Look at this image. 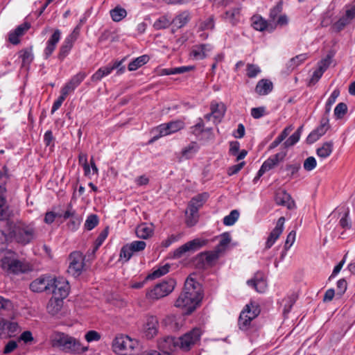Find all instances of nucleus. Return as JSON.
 <instances>
[{"instance_id":"17","label":"nucleus","mask_w":355,"mask_h":355,"mask_svg":"<svg viewBox=\"0 0 355 355\" xmlns=\"http://www.w3.org/2000/svg\"><path fill=\"white\" fill-rule=\"evenodd\" d=\"M123 60H116L112 64H109L105 67H102L99 68L92 76V80L93 82H97L101 80L103 77L110 75L114 69H118L120 67L123 62Z\"/></svg>"},{"instance_id":"58","label":"nucleus","mask_w":355,"mask_h":355,"mask_svg":"<svg viewBox=\"0 0 355 355\" xmlns=\"http://www.w3.org/2000/svg\"><path fill=\"white\" fill-rule=\"evenodd\" d=\"M20 58L22 59L23 65L29 64L33 60V55L31 50H24L21 51Z\"/></svg>"},{"instance_id":"57","label":"nucleus","mask_w":355,"mask_h":355,"mask_svg":"<svg viewBox=\"0 0 355 355\" xmlns=\"http://www.w3.org/2000/svg\"><path fill=\"white\" fill-rule=\"evenodd\" d=\"M350 20L345 15L340 18L334 24V28L336 31L340 32L342 31L347 24L350 23Z\"/></svg>"},{"instance_id":"36","label":"nucleus","mask_w":355,"mask_h":355,"mask_svg":"<svg viewBox=\"0 0 355 355\" xmlns=\"http://www.w3.org/2000/svg\"><path fill=\"white\" fill-rule=\"evenodd\" d=\"M212 49L211 45L203 44L195 46L192 50V54L196 59H203L207 55V53Z\"/></svg>"},{"instance_id":"48","label":"nucleus","mask_w":355,"mask_h":355,"mask_svg":"<svg viewBox=\"0 0 355 355\" xmlns=\"http://www.w3.org/2000/svg\"><path fill=\"white\" fill-rule=\"evenodd\" d=\"M82 217L76 214L71 218L69 219V221L67 223V227L71 231H76L82 222Z\"/></svg>"},{"instance_id":"51","label":"nucleus","mask_w":355,"mask_h":355,"mask_svg":"<svg viewBox=\"0 0 355 355\" xmlns=\"http://www.w3.org/2000/svg\"><path fill=\"white\" fill-rule=\"evenodd\" d=\"M182 233H178L177 234H171L168 236L167 239H164L162 242V246L164 248H168L171 244L175 243L181 239L182 237Z\"/></svg>"},{"instance_id":"52","label":"nucleus","mask_w":355,"mask_h":355,"mask_svg":"<svg viewBox=\"0 0 355 355\" xmlns=\"http://www.w3.org/2000/svg\"><path fill=\"white\" fill-rule=\"evenodd\" d=\"M98 224V218L96 214L89 215L85 220V228L92 230Z\"/></svg>"},{"instance_id":"31","label":"nucleus","mask_w":355,"mask_h":355,"mask_svg":"<svg viewBox=\"0 0 355 355\" xmlns=\"http://www.w3.org/2000/svg\"><path fill=\"white\" fill-rule=\"evenodd\" d=\"M273 89L272 83L268 79L260 80L255 87V92L259 95L264 96L268 94Z\"/></svg>"},{"instance_id":"46","label":"nucleus","mask_w":355,"mask_h":355,"mask_svg":"<svg viewBox=\"0 0 355 355\" xmlns=\"http://www.w3.org/2000/svg\"><path fill=\"white\" fill-rule=\"evenodd\" d=\"M283 9V3L279 1L273 8L270 10L269 13V22H273L276 21L277 17L282 12Z\"/></svg>"},{"instance_id":"14","label":"nucleus","mask_w":355,"mask_h":355,"mask_svg":"<svg viewBox=\"0 0 355 355\" xmlns=\"http://www.w3.org/2000/svg\"><path fill=\"white\" fill-rule=\"evenodd\" d=\"M329 128V117L327 115H323L320 120V125L308 135L306 143L309 144H313L323 136Z\"/></svg>"},{"instance_id":"16","label":"nucleus","mask_w":355,"mask_h":355,"mask_svg":"<svg viewBox=\"0 0 355 355\" xmlns=\"http://www.w3.org/2000/svg\"><path fill=\"white\" fill-rule=\"evenodd\" d=\"M252 26L259 31H267L272 33L275 30V24L273 22H269L261 15H255L251 17Z\"/></svg>"},{"instance_id":"45","label":"nucleus","mask_w":355,"mask_h":355,"mask_svg":"<svg viewBox=\"0 0 355 355\" xmlns=\"http://www.w3.org/2000/svg\"><path fill=\"white\" fill-rule=\"evenodd\" d=\"M340 94V92L338 89H335L333 91L325 105V112L323 115H327L329 116V112L331 109V106L336 102V98L338 97Z\"/></svg>"},{"instance_id":"13","label":"nucleus","mask_w":355,"mask_h":355,"mask_svg":"<svg viewBox=\"0 0 355 355\" xmlns=\"http://www.w3.org/2000/svg\"><path fill=\"white\" fill-rule=\"evenodd\" d=\"M78 34L79 32L78 28H76L73 32L64 39L59 49V53L58 54V60L63 61L64 59L69 55V52L73 48L74 42L78 38Z\"/></svg>"},{"instance_id":"15","label":"nucleus","mask_w":355,"mask_h":355,"mask_svg":"<svg viewBox=\"0 0 355 355\" xmlns=\"http://www.w3.org/2000/svg\"><path fill=\"white\" fill-rule=\"evenodd\" d=\"M52 277L50 275H42L35 279L30 284V289L35 293L49 292L51 286Z\"/></svg>"},{"instance_id":"21","label":"nucleus","mask_w":355,"mask_h":355,"mask_svg":"<svg viewBox=\"0 0 355 355\" xmlns=\"http://www.w3.org/2000/svg\"><path fill=\"white\" fill-rule=\"evenodd\" d=\"M284 222L285 218L283 216L280 217L278 219L275 227L270 233V235L268 236V239L266 242V249L270 248L273 245L276 240L279 237L284 230Z\"/></svg>"},{"instance_id":"63","label":"nucleus","mask_w":355,"mask_h":355,"mask_svg":"<svg viewBox=\"0 0 355 355\" xmlns=\"http://www.w3.org/2000/svg\"><path fill=\"white\" fill-rule=\"evenodd\" d=\"M338 295H343L347 290V283L345 279H340L337 282L336 284Z\"/></svg>"},{"instance_id":"23","label":"nucleus","mask_w":355,"mask_h":355,"mask_svg":"<svg viewBox=\"0 0 355 355\" xmlns=\"http://www.w3.org/2000/svg\"><path fill=\"white\" fill-rule=\"evenodd\" d=\"M162 323L167 331H178L180 330L182 325V319L180 316L168 315L164 319Z\"/></svg>"},{"instance_id":"59","label":"nucleus","mask_w":355,"mask_h":355,"mask_svg":"<svg viewBox=\"0 0 355 355\" xmlns=\"http://www.w3.org/2000/svg\"><path fill=\"white\" fill-rule=\"evenodd\" d=\"M208 197L209 195L207 193H202L192 198L191 200H196L193 203L200 209L207 200Z\"/></svg>"},{"instance_id":"49","label":"nucleus","mask_w":355,"mask_h":355,"mask_svg":"<svg viewBox=\"0 0 355 355\" xmlns=\"http://www.w3.org/2000/svg\"><path fill=\"white\" fill-rule=\"evenodd\" d=\"M239 217V212L234 209L232 210L229 215L226 216L223 218V224L227 226L234 225Z\"/></svg>"},{"instance_id":"61","label":"nucleus","mask_w":355,"mask_h":355,"mask_svg":"<svg viewBox=\"0 0 355 355\" xmlns=\"http://www.w3.org/2000/svg\"><path fill=\"white\" fill-rule=\"evenodd\" d=\"M215 27L214 16L211 15L201 24L202 30H213Z\"/></svg>"},{"instance_id":"33","label":"nucleus","mask_w":355,"mask_h":355,"mask_svg":"<svg viewBox=\"0 0 355 355\" xmlns=\"http://www.w3.org/2000/svg\"><path fill=\"white\" fill-rule=\"evenodd\" d=\"M153 231L152 224L147 225L146 223H142L137 227L136 235L138 238L147 239L153 236Z\"/></svg>"},{"instance_id":"5","label":"nucleus","mask_w":355,"mask_h":355,"mask_svg":"<svg viewBox=\"0 0 355 355\" xmlns=\"http://www.w3.org/2000/svg\"><path fill=\"white\" fill-rule=\"evenodd\" d=\"M260 313V308L256 303H250L245 305L241 312L238 324L240 330L245 331L248 330L251 321Z\"/></svg>"},{"instance_id":"9","label":"nucleus","mask_w":355,"mask_h":355,"mask_svg":"<svg viewBox=\"0 0 355 355\" xmlns=\"http://www.w3.org/2000/svg\"><path fill=\"white\" fill-rule=\"evenodd\" d=\"M50 289L49 293H52V296L65 299L69 293L70 286L69 282L62 277H53L51 279Z\"/></svg>"},{"instance_id":"43","label":"nucleus","mask_w":355,"mask_h":355,"mask_svg":"<svg viewBox=\"0 0 355 355\" xmlns=\"http://www.w3.org/2000/svg\"><path fill=\"white\" fill-rule=\"evenodd\" d=\"M148 60H149V57L148 55H144L139 56L129 63L128 69L129 71H135L139 67L145 64Z\"/></svg>"},{"instance_id":"3","label":"nucleus","mask_w":355,"mask_h":355,"mask_svg":"<svg viewBox=\"0 0 355 355\" xmlns=\"http://www.w3.org/2000/svg\"><path fill=\"white\" fill-rule=\"evenodd\" d=\"M39 232L33 223H19L14 227L13 237L15 241L26 245L37 239Z\"/></svg>"},{"instance_id":"37","label":"nucleus","mask_w":355,"mask_h":355,"mask_svg":"<svg viewBox=\"0 0 355 355\" xmlns=\"http://www.w3.org/2000/svg\"><path fill=\"white\" fill-rule=\"evenodd\" d=\"M308 56L306 53H302L290 59L286 63L287 72H291L294 70L297 67L306 60Z\"/></svg>"},{"instance_id":"2","label":"nucleus","mask_w":355,"mask_h":355,"mask_svg":"<svg viewBox=\"0 0 355 355\" xmlns=\"http://www.w3.org/2000/svg\"><path fill=\"white\" fill-rule=\"evenodd\" d=\"M200 334H182L178 338L168 335L159 342V348L163 355H171L177 349L187 350L199 339Z\"/></svg>"},{"instance_id":"64","label":"nucleus","mask_w":355,"mask_h":355,"mask_svg":"<svg viewBox=\"0 0 355 355\" xmlns=\"http://www.w3.org/2000/svg\"><path fill=\"white\" fill-rule=\"evenodd\" d=\"M0 311L1 310H7L10 311L12 310L13 308V304L12 302L6 298H4L3 297L0 295Z\"/></svg>"},{"instance_id":"6","label":"nucleus","mask_w":355,"mask_h":355,"mask_svg":"<svg viewBox=\"0 0 355 355\" xmlns=\"http://www.w3.org/2000/svg\"><path fill=\"white\" fill-rule=\"evenodd\" d=\"M59 338L53 339V345L67 352H80L86 350L75 338L64 334H58Z\"/></svg>"},{"instance_id":"30","label":"nucleus","mask_w":355,"mask_h":355,"mask_svg":"<svg viewBox=\"0 0 355 355\" xmlns=\"http://www.w3.org/2000/svg\"><path fill=\"white\" fill-rule=\"evenodd\" d=\"M8 270L14 274L24 273L28 270V266L18 259H11L8 263Z\"/></svg>"},{"instance_id":"12","label":"nucleus","mask_w":355,"mask_h":355,"mask_svg":"<svg viewBox=\"0 0 355 355\" xmlns=\"http://www.w3.org/2000/svg\"><path fill=\"white\" fill-rule=\"evenodd\" d=\"M146 246V243L143 241H134L130 243L123 245L120 251V257L125 259L128 261L135 252L143 251Z\"/></svg>"},{"instance_id":"18","label":"nucleus","mask_w":355,"mask_h":355,"mask_svg":"<svg viewBox=\"0 0 355 355\" xmlns=\"http://www.w3.org/2000/svg\"><path fill=\"white\" fill-rule=\"evenodd\" d=\"M6 188L4 182H0V220L8 219L11 214L6 198Z\"/></svg>"},{"instance_id":"56","label":"nucleus","mask_w":355,"mask_h":355,"mask_svg":"<svg viewBox=\"0 0 355 355\" xmlns=\"http://www.w3.org/2000/svg\"><path fill=\"white\" fill-rule=\"evenodd\" d=\"M295 301L296 297L294 295L289 296L286 300V303L284 304V307L283 309V314L284 315V316L287 315L290 313L292 306L295 303Z\"/></svg>"},{"instance_id":"44","label":"nucleus","mask_w":355,"mask_h":355,"mask_svg":"<svg viewBox=\"0 0 355 355\" xmlns=\"http://www.w3.org/2000/svg\"><path fill=\"white\" fill-rule=\"evenodd\" d=\"M110 13L112 19L116 22L121 21L127 15L126 10L120 6H116L114 9H112Z\"/></svg>"},{"instance_id":"1","label":"nucleus","mask_w":355,"mask_h":355,"mask_svg":"<svg viewBox=\"0 0 355 355\" xmlns=\"http://www.w3.org/2000/svg\"><path fill=\"white\" fill-rule=\"evenodd\" d=\"M202 298L201 285L193 278L188 277L183 290L175 301V306L186 309L187 314H191Z\"/></svg>"},{"instance_id":"54","label":"nucleus","mask_w":355,"mask_h":355,"mask_svg":"<svg viewBox=\"0 0 355 355\" xmlns=\"http://www.w3.org/2000/svg\"><path fill=\"white\" fill-rule=\"evenodd\" d=\"M347 111V105L345 103H339L334 109V115L337 119H342Z\"/></svg>"},{"instance_id":"11","label":"nucleus","mask_w":355,"mask_h":355,"mask_svg":"<svg viewBox=\"0 0 355 355\" xmlns=\"http://www.w3.org/2000/svg\"><path fill=\"white\" fill-rule=\"evenodd\" d=\"M207 240L202 239H195L177 248L173 252L175 258H180L184 253L187 252H194L198 250L202 247L207 245Z\"/></svg>"},{"instance_id":"8","label":"nucleus","mask_w":355,"mask_h":355,"mask_svg":"<svg viewBox=\"0 0 355 355\" xmlns=\"http://www.w3.org/2000/svg\"><path fill=\"white\" fill-rule=\"evenodd\" d=\"M184 126V123L181 120L171 121L167 123L161 124L154 130V132H157L158 134L154 135L153 138L150 140L149 143H153L162 137L175 133L183 129Z\"/></svg>"},{"instance_id":"29","label":"nucleus","mask_w":355,"mask_h":355,"mask_svg":"<svg viewBox=\"0 0 355 355\" xmlns=\"http://www.w3.org/2000/svg\"><path fill=\"white\" fill-rule=\"evenodd\" d=\"M63 300L64 299H62L61 297L59 298L52 296L46 306L48 313L52 315H56L61 310L63 306Z\"/></svg>"},{"instance_id":"53","label":"nucleus","mask_w":355,"mask_h":355,"mask_svg":"<svg viewBox=\"0 0 355 355\" xmlns=\"http://www.w3.org/2000/svg\"><path fill=\"white\" fill-rule=\"evenodd\" d=\"M108 235V229H104L100 234L98 236L97 239L94 242V250L97 251L99 247L103 244L105 239Z\"/></svg>"},{"instance_id":"19","label":"nucleus","mask_w":355,"mask_h":355,"mask_svg":"<svg viewBox=\"0 0 355 355\" xmlns=\"http://www.w3.org/2000/svg\"><path fill=\"white\" fill-rule=\"evenodd\" d=\"M86 77V73L84 72H79L73 76L69 82L61 89V93L67 96L74 89L80 85V84L84 80Z\"/></svg>"},{"instance_id":"10","label":"nucleus","mask_w":355,"mask_h":355,"mask_svg":"<svg viewBox=\"0 0 355 355\" xmlns=\"http://www.w3.org/2000/svg\"><path fill=\"white\" fill-rule=\"evenodd\" d=\"M85 258L86 256L79 251L72 252L69 257L68 272L73 277L80 276L84 270Z\"/></svg>"},{"instance_id":"50","label":"nucleus","mask_w":355,"mask_h":355,"mask_svg":"<svg viewBox=\"0 0 355 355\" xmlns=\"http://www.w3.org/2000/svg\"><path fill=\"white\" fill-rule=\"evenodd\" d=\"M300 167V164L298 162L286 164L284 168V170L287 172L286 177L289 178V179L292 178L297 173Z\"/></svg>"},{"instance_id":"32","label":"nucleus","mask_w":355,"mask_h":355,"mask_svg":"<svg viewBox=\"0 0 355 355\" xmlns=\"http://www.w3.org/2000/svg\"><path fill=\"white\" fill-rule=\"evenodd\" d=\"M191 19V15L188 10H184L177 15L172 20L171 22L177 28L184 27Z\"/></svg>"},{"instance_id":"40","label":"nucleus","mask_w":355,"mask_h":355,"mask_svg":"<svg viewBox=\"0 0 355 355\" xmlns=\"http://www.w3.org/2000/svg\"><path fill=\"white\" fill-rule=\"evenodd\" d=\"M199 146L197 142L192 141L182 150V156L186 159L191 158L198 150Z\"/></svg>"},{"instance_id":"35","label":"nucleus","mask_w":355,"mask_h":355,"mask_svg":"<svg viewBox=\"0 0 355 355\" xmlns=\"http://www.w3.org/2000/svg\"><path fill=\"white\" fill-rule=\"evenodd\" d=\"M195 200H191L188 205V209L187 211V214L189 213L190 215L187 219V225L189 227L193 226L197 222L199 208L196 207L193 203Z\"/></svg>"},{"instance_id":"20","label":"nucleus","mask_w":355,"mask_h":355,"mask_svg":"<svg viewBox=\"0 0 355 355\" xmlns=\"http://www.w3.org/2000/svg\"><path fill=\"white\" fill-rule=\"evenodd\" d=\"M61 38V31L55 29L50 38L46 42V46L44 50V58L47 60L56 49L57 44Z\"/></svg>"},{"instance_id":"4","label":"nucleus","mask_w":355,"mask_h":355,"mask_svg":"<svg viewBox=\"0 0 355 355\" xmlns=\"http://www.w3.org/2000/svg\"><path fill=\"white\" fill-rule=\"evenodd\" d=\"M138 346V341L128 334H120L112 343L113 351L120 355H131Z\"/></svg>"},{"instance_id":"24","label":"nucleus","mask_w":355,"mask_h":355,"mask_svg":"<svg viewBox=\"0 0 355 355\" xmlns=\"http://www.w3.org/2000/svg\"><path fill=\"white\" fill-rule=\"evenodd\" d=\"M247 284L258 293H264L267 287L266 282L261 273H257L253 278L248 280Z\"/></svg>"},{"instance_id":"41","label":"nucleus","mask_w":355,"mask_h":355,"mask_svg":"<svg viewBox=\"0 0 355 355\" xmlns=\"http://www.w3.org/2000/svg\"><path fill=\"white\" fill-rule=\"evenodd\" d=\"M172 22L167 15H162L159 17L153 24V28L155 30H161L168 28Z\"/></svg>"},{"instance_id":"62","label":"nucleus","mask_w":355,"mask_h":355,"mask_svg":"<svg viewBox=\"0 0 355 355\" xmlns=\"http://www.w3.org/2000/svg\"><path fill=\"white\" fill-rule=\"evenodd\" d=\"M266 114L265 107H253L251 109V116L256 119H260Z\"/></svg>"},{"instance_id":"42","label":"nucleus","mask_w":355,"mask_h":355,"mask_svg":"<svg viewBox=\"0 0 355 355\" xmlns=\"http://www.w3.org/2000/svg\"><path fill=\"white\" fill-rule=\"evenodd\" d=\"M170 268L171 265L169 263H166L155 270L152 273L149 274L146 277V279H154L159 278L168 273L169 272Z\"/></svg>"},{"instance_id":"22","label":"nucleus","mask_w":355,"mask_h":355,"mask_svg":"<svg viewBox=\"0 0 355 355\" xmlns=\"http://www.w3.org/2000/svg\"><path fill=\"white\" fill-rule=\"evenodd\" d=\"M241 7H235L226 10L221 16V19L230 23L232 26H236L241 17Z\"/></svg>"},{"instance_id":"26","label":"nucleus","mask_w":355,"mask_h":355,"mask_svg":"<svg viewBox=\"0 0 355 355\" xmlns=\"http://www.w3.org/2000/svg\"><path fill=\"white\" fill-rule=\"evenodd\" d=\"M31 27V25L28 22H25L19 26H18L13 32H11L9 34V42L12 44H17L19 43L20 40L19 37L23 35L26 31H28Z\"/></svg>"},{"instance_id":"28","label":"nucleus","mask_w":355,"mask_h":355,"mask_svg":"<svg viewBox=\"0 0 355 355\" xmlns=\"http://www.w3.org/2000/svg\"><path fill=\"white\" fill-rule=\"evenodd\" d=\"M159 322L156 316L148 315L143 324V331L145 333H157Z\"/></svg>"},{"instance_id":"34","label":"nucleus","mask_w":355,"mask_h":355,"mask_svg":"<svg viewBox=\"0 0 355 355\" xmlns=\"http://www.w3.org/2000/svg\"><path fill=\"white\" fill-rule=\"evenodd\" d=\"M211 114L214 115V122L218 123L223 117L225 112V105L223 103L211 102L210 105Z\"/></svg>"},{"instance_id":"39","label":"nucleus","mask_w":355,"mask_h":355,"mask_svg":"<svg viewBox=\"0 0 355 355\" xmlns=\"http://www.w3.org/2000/svg\"><path fill=\"white\" fill-rule=\"evenodd\" d=\"M231 241V236L229 232H224L220 235V240L215 249L223 254L227 250Z\"/></svg>"},{"instance_id":"60","label":"nucleus","mask_w":355,"mask_h":355,"mask_svg":"<svg viewBox=\"0 0 355 355\" xmlns=\"http://www.w3.org/2000/svg\"><path fill=\"white\" fill-rule=\"evenodd\" d=\"M317 165L316 160L313 157H307L304 162V168L307 171L313 170Z\"/></svg>"},{"instance_id":"25","label":"nucleus","mask_w":355,"mask_h":355,"mask_svg":"<svg viewBox=\"0 0 355 355\" xmlns=\"http://www.w3.org/2000/svg\"><path fill=\"white\" fill-rule=\"evenodd\" d=\"M275 201L277 205L286 207L288 209L295 207V203L291 196L285 191L278 192L275 196Z\"/></svg>"},{"instance_id":"27","label":"nucleus","mask_w":355,"mask_h":355,"mask_svg":"<svg viewBox=\"0 0 355 355\" xmlns=\"http://www.w3.org/2000/svg\"><path fill=\"white\" fill-rule=\"evenodd\" d=\"M222 254L215 248L213 251H207L199 254L200 261L208 266H212Z\"/></svg>"},{"instance_id":"38","label":"nucleus","mask_w":355,"mask_h":355,"mask_svg":"<svg viewBox=\"0 0 355 355\" xmlns=\"http://www.w3.org/2000/svg\"><path fill=\"white\" fill-rule=\"evenodd\" d=\"M333 148L334 142L332 141H327L317 149L316 153L321 158H327L331 154Z\"/></svg>"},{"instance_id":"55","label":"nucleus","mask_w":355,"mask_h":355,"mask_svg":"<svg viewBox=\"0 0 355 355\" xmlns=\"http://www.w3.org/2000/svg\"><path fill=\"white\" fill-rule=\"evenodd\" d=\"M246 71L248 77L252 78H255L261 72V69L255 64H248Z\"/></svg>"},{"instance_id":"47","label":"nucleus","mask_w":355,"mask_h":355,"mask_svg":"<svg viewBox=\"0 0 355 355\" xmlns=\"http://www.w3.org/2000/svg\"><path fill=\"white\" fill-rule=\"evenodd\" d=\"M302 127H300L292 135H291L284 143L285 148H288L295 145L300 138L301 130Z\"/></svg>"},{"instance_id":"7","label":"nucleus","mask_w":355,"mask_h":355,"mask_svg":"<svg viewBox=\"0 0 355 355\" xmlns=\"http://www.w3.org/2000/svg\"><path fill=\"white\" fill-rule=\"evenodd\" d=\"M176 284L173 279L169 278L155 286L146 293V297L150 300H159L171 293Z\"/></svg>"}]
</instances>
